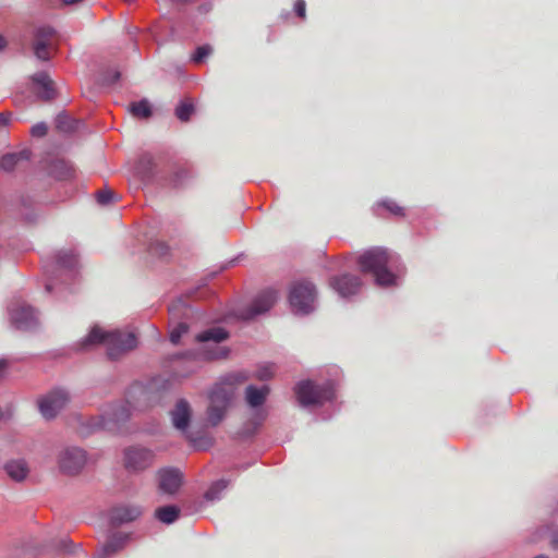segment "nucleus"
<instances>
[{"label":"nucleus","instance_id":"f257e3e1","mask_svg":"<svg viewBox=\"0 0 558 558\" xmlns=\"http://www.w3.org/2000/svg\"><path fill=\"white\" fill-rule=\"evenodd\" d=\"M357 264L365 274H372L375 283L383 288L398 284V276L403 271L400 256L384 247H373L360 255Z\"/></svg>","mask_w":558,"mask_h":558},{"label":"nucleus","instance_id":"f03ea898","mask_svg":"<svg viewBox=\"0 0 558 558\" xmlns=\"http://www.w3.org/2000/svg\"><path fill=\"white\" fill-rule=\"evenodd\" d=\"M97 344H104L107 356L110 360H117L136 348L137 338L133 332L105 331L100 327L94 326L89 333L78 342V350L87 351Z\"/></svg>","mask_w":558,"mask_h":558},{"label":"nucleus","instance_id":"7ed1b4c3","mask_svg":"<svg viewBox=\"0 0 558 558\" xmlns=\"http://www.w3.org/2000/svg\"><path fill=\"white\" fill-rule=\"evenodd\" d=\"M244 372H233L220 378L208 395L207 421L211 426H217L225 417L228 408L234 397L235 387L247 380Z\"/></svg>","mask_w":558,"mask_h":558},{"label":"nucleus","instance_id":"20e7f679","mask_svg":"<svg viewBox=\"0 0 558 558\" xmlns=\"http://www.w3.org/2000/svg\"><path fill=\"white\" fill-rule=\"evenodd\" d=\"M130 414L131 405L128 401L109 404L97 416L81 417L78 432L84 437L102 429L117 432L120 425L129 420Z\"/></svg>","mask_w":558,"mask_h":558},{"label":"nucleus","instance_id":"39448f33","mask_svg":"<svg viewBox=\"0 0 558 558\" xmlns=\"http://www.w3.org/2000/svg\"><path fill=\"white\" fill-rule=\"evenodd\" d=\"M78 259L74 251H59L51 262L44 265L46 276L45 289L52 293L58 290L59 284H68L77 277Z\"/></svg>","mask_w":558,"mask_h":558},{"label":"nucleus","instance_id":"423d86ee","mask_svg":"<svg viewBox=\"0 0 558 558\" xmlns=\"http://www.w3.org/2000/svg\"><path fill=\"white\" fill-rule=\"evenodd\" d=\"M294 391L302 407L320 405L336 398L332 381L315 385L312 380H303L295 386Z\"/></svg>","mask_w":558,"mask_h":558},{"label":"nucleus","instance_id":"0eeeda50","mask_svg":"<svg viewBox=\"0 0 558 558\" xmlns=\"http://www.w3.org/2000/svg\"><path fill=\"white\" fill-rule=\"evenodd\" d=\"M317 291L315 286L307 280L296 281L289 293V303L295 315H308L316 308Z\"/></svg>","mask_w":558,"mask_h":558},{"label":"nucleus","instance_id":"6e6552de","mask_svg":"<svg viewBox=\"0 0 558 558\" xmlns=\"http://www.w3.org/2000/svg\"><path fill=\"white\" fill-rule=\"evenodd\" d=\"M170 324L172 325L169 339L171 343L179 344L181 338L189 332L187 319L192 315V308L182 298L175 300L169 306Z\"/></svg>","mask_w":558,"mask_h":558},{"label":"nucleus","instance_id":"1a4fd4ad","mask_svg":"<svg viewBox=\"0 0 558 558\" xmlns=\"http://www.w3.org/2000/svg\"><path fill=\"white\" fill-rule=\"evenodd\" d=\"M71 401L70 392L64 388H53L37 399V408L46 421H51L64 410Z\"/></svg>","mask_w":558,"mask_h":558},{"label":"nucleus","instance_id":"9d476101","mask_svg":"<svg viewBox=\"0 0 558 558\" xmlns=\"http://www.w3.org/2000/svg\"><path fill=\"white\" fill-rule=\"evenodd\" d=\"M87 463V452L77 446H66L57 456V464L64 475L74 476L80 474Z\"/></svg>","mask_w":558,"mask_h":558},{"label":"nucleus","instance_id":"9b49d317","mask_svg":"<svg viewBox=\"0 0 558 558\" xmlns=\"http://www.w3.org/2000/svg\"><path fill=\"white\" fill-rule=\"evenodd\" d=\"M155 459L154 452L142 446H132L124 450V468L130 473H140L149 468Z\"/></svg>","mask_w":558,"mask_h":558},{"label":"nucleus","instance_id":"f8f14e48","mask_svg":"<svg viewBox=\"0 0 558 558\" xmlns=\"http://www.w3.org/2000/svg\"><path fill=\"white\" fill-rule=\"evenodd\" d=\"M31 90L38 100L45 102L53 101L59 96V86L48 72H35L32 76Z\"/></svg>","mask_w":558,"mask_h":558},{"label":"nucleus","instance_id":"ddd939ff","mask_svg":"<svg viewBox=\"0 0 558 558\" xmlns=\"http://www.w3.org/2000/svg\"><path fill=\"white\" fill-rule=\"evenodd\" d=\"M11 324L19 330H34L38 325L36 310L27 304H19L10 310Z\"/></svg>","mask_w":558,"mask_h":558},{"label":"nucleus","instance_id":"4468645a","mask_svg":"<svg viewBox=\"0 0 558 558\" xmlns=\"http://www.w3.org/2000/svg\"><path fill=\"white\" fill-rule=\"evenodd\" d=\"M329 284L340 298L350 299L361 291L363 282L356 275L342 274L331 277Z\"/></svg>","mask_w":558,"mask_h":558},{"label":"nucleus","instance_id":"2eb2a0df","mask_svg":"<svg viewBox=\"0 0 558 558\" xmlns=\"http://www.w3.org/2000/svg\"><path fill=\"white\" fill-rule=\"evenodd\" d=\"M278 299V293L274 289H267L262 291L252 302L251 306L246 310L243 315L246 319H252L257 315L268 312Z\"/></svg>","mask_w":558,"mask_h":558},{"label":"nucleus","instance_id":"dca6fc26","mask_svg":"<svg viewBox=\"0 0 558 558\" xmlns=\"http://www.w3.org/2000/svg\"><path fill=\"white\" fill-rule=\"evenodd\" d=\"M142 514L138 506L120 505L110 510L109 520L112 526H119L134 521Z\"/></svg>","mask_w":558,"mask_h":558},{"label":"nucleus","instance_id":"f3484780","mask_svg":"<svg viewBox=\"0 0 558 558\" xmlns=\"http://www.w3.org/2000/svg\"><path fill=\"white\" fill-rule=\"evenodd\" d=\"M159 489L168 495L175 494L182 484V474L178 469L168 468L158 472Z\"/></svg>","mask_w":558,"mask_h":558},{"label":"nucleus","instance_id":"a211bd4d","mask_svg":"<svg viewBox=\"0 0 558 558\" xmlns=\"http://www.w3.org/2000/svg\"><path fill=\"white\" fill-rule=\"evenodd\" d=\"M170 415L173 426L181 432H185L190 426L192 416L190 403L185 399H179Z\"/></svg>","mask_w":558,"mask_h":558},{"label":"nucleus","instance_id":"6ab92c4d","mask_svg":"<svg viewBox=\"0 0 558 558\" xmlns=\"http://www.w3.org/2000/svg\"><path fill=\"white\" fill-rule=\"evenodd\" d=\"M157 166L154 158L149 154H143L140 156L135 165V174L141 181L148 183L156 177Z\"/></svg>","mask_w":558,"mask_h":558},{"label":"nucleus","instance_id":"aec40b11","mask_svg":"<svg viewBox=\"0 0 558 558\" xmlns=\"http://www.w3.org/2000/svg\"><path fill=\"white\" fill-rule=\"evenodd\" d=\"M129 538L128 534L124 533H113L106 544H104L96 553L97 558H109L116 553H118Z\"/></svg>","mask_w":558,"mask_h":558},{"label":"nucleus","instance_id":"412c9836","mask_svg":"<svg viewBox=\"0 0 558 558\" xmlns=\"http://www.w3.org/2000/svg\"><path fill=\"white\" fill-rule=\"evenodd\" d=\"M4 470L11 480L19 483L23 482L29 473L28 464L23 459H16L7 462Z\"/></svg>","mask_w":558,"mask_h":558},{"label":"nucleus","instance_id":"4be33fe9","mask_svg":"<svg viewBox=\"0 0 558 558\" xmlns=\"http://www.w3.org/2000/svg\"><path fill=\"white\" fill-rule=\"evenodd\" d=\"M57 39V32L51 26L43 25L34 31L33 44L54 48Z\"/></svg>","mask_w":558,"mask_h":558},{"label":"nucleus","instance_id":"5701e85b","mask_svg":"<svg viewBox=\"0 0 558 558\" xmlns=\"http://www.w3.org/2000/svg\"><path fill=\"white\" fill-rule=\"evenodd\" d=\"M268 393L269 388L267 386L258 388L254 385H250L245 390V400L250 407L258 408L264 404Z\"/></svg>","mask_w":558,"mask_h":558},{"label":"nucleus","instance_id":"b1692460","mask_svg":"<svg viewBox=\"0 0 558 558\" xmlns=\"http://www.w3.org/2000/svg\"><path fill=\"white\" fill-rule=\"evenodd\" d=\"M229 338V332L222 327H211L195 336L197 342L221 343Z\"/></svg>","mask_w":558,"mask_h":558},{"label":"nucleus","instance_id":"393cba45","mask_svg":"<svg viewBox=\"0 0 558 558\" xmlns=\"http://www.w3.org/2000/svg\"><path fill=\"white\" fill-rule=\"evenodd\" d=\"M181 510L174 505L159 507L155 511V517L165 524H172L180 517Z\"/></svg>","mask_w":558,"mask_h":558},{"label":"nucleus","instance_id":"a878e982","mask_svg":"<svg viewBox=\"0 0 558 558\" xmlns=\"http://www.w3.org/2000/svg\"><path fill=\"white\" fill-rule=\"evenodd\" d=\"M130 112L133 117L140 119H148L153 114L151 106L145 98L130 104Z\"/></svg>","mask_w":558,"mask_h":558},{"label":"nucleus","instance_id":"bb28decb","mask_svg":"<svg viewBox=\"0 0 558 558\" xmlns=\"http://www.w3.org/2000/svg\"><path fill=\"white\" fill-rule=\"evenodd\" d=\"M51 172L58 180H69L74 174L72 166L65 160H56L52 163Z\"/></svg>","mask_w":558,"mask_h":558},{"label":"nucleus","instance_id":"cd10ccee","mask_svg":"<svg viewBox=\"0 0 558 558\" xmlns=\"http://www.w3.org/2000/svg\"><path fill=\"white\" fill-rule=\"evenodd\" d=\"M229 482L226 480H218L214 482L207 492L205 493L204 497L207 501H217L221 499L222 493L228 487Z\"/></svg>","mask_w":558,"mask_h":558},{"label":"nucleus","instance_id":"c85d7f7f","mask_svg":"<svg viewBox=\"0 0 558 558\" xmlns=\"http://www.w3.org/2000/svg\"><path fill=\"white\" fill-rule=\"evenodd\" d=\"M195 112V107L191 99H184L175 107L174 114L181 122H189Z\"/></svg>","mask_w":558,"mask_h":558},{"label":"nucleus","instance_id":"c756f323","mask_svg":"<svg viewBox=\"0 0 558 558\" xmlns=\"http://www.w3.org/2000/svg\"><path fill=\"white\" fill-rule=\"evenodd\" d=\"M97 81L100 88H114L121 81V72H99Z\"/></svg>","mask_w":558,"mask_h":558},{"label":"nucleus","instance_id":"7c9ffc66","mask_svg":"<svg viewBox=\"0 0 558 558\" xmlns=\"http://www.w3.org/2000/svg\"><path fill=\"white\" fill-rule=\"evenodd\" d=\"M34 202L32 198L26 197L22 198L21 201V207L19 209V215L26 221V222H34L36 220V213L34 210Z\"/></svg>","mask_w":558,"mask_h":558},{"label":"nucleus","instance_id":"2f4dec72","mask_svg":"<svg viewBox=\"0 0 558 558\" xmlns=\"http://www.w3.org/2000/svg\"><path fill=\"white\" fill-rule=\"evenodd\" d=\"M211 51L213 49L210 46H201L192 54L191 60L195 65H201L205 61V59L210 56Z\"/></svg>","mask_w":558,"mask_h":558},{"label":"nucleus","instance_id":"473e14b6","mask_svg":"<svg viewBox=\"0 0 558 558\" xmlns=\"http://www.w3.org/2000/svg\"><path fill=\"white\" fill-rule=\"evenodd\" d=\"M380 207L386 208L389 210L392 215L402 217L404 216V208L399 206L396 202L391 199H384L377 204V207L375 210H378Z\"/></svg>","mask_w":558,"mask_h":558},{"label":"nucleus","instance_id":"72a5a7b5","mask_svg":"<svg viewBox=\"0 0 558 558\" xmlns=\"http://www.w3.org/2000/svg\"><path fill=\"white\" fill-rule=\"evenodd\" d=\"M34 56L43 61H47L51 58L53 48L41 46L39 44H32Z\"/></svg>","mask_w":558,"mask_h":558},{"label":"nucleus","instance_id":"f704fd0d","mask_svg":"<svg viewBox=\"0 0 558 558\" xmlns=\"http://www.w3.org/2000/svg\"><path fill=\"white\" fill-rule=\"evenodd\" d=\"M230 353V350L227 347H216L214 349H207L205 351V356L208 360H221L226 359Z\"/></svg>","mask_w":558,"mask_h":558},{"label":"nucleus","instance_id":"c9c22d12","mask_svg":"<svg viewBox=\"0 0 558 558\" xmlns=\"http://www.w3.org/2000/svg\"><path fill=\"white\" fill-rule=\"evenodd\" d=\"M191 178V172L187 169L180 168L178 169L171 179V185L173 187H179L185 183L187 179Z\"/></svg>","mask_w":558,"mask_h":558},{"label":"nucleus","instance_id":"e433bc0d","mask_svg":"<svg viewBox=\"0 0 558 558\" xmlns=\"http://www.w3.org/2000/svg\"><path fill=\"white\" fill-rule=\"evenodd\" d=\"M1 168L4 171H12L15 167L20 166L19 160L15 158L13 153L7 154L1 158Z\"/></svg>","mask_w":558,"mask_h":558},{"label":"nucleus","instance_id":"4c0bfd02","mask_svg":"<svg viewBox=\"0 0 558 558\" xmlns=\"http://www.w3.org/2000/svg\"><path fill=\"white\" fill-rule=\"evenodd\" d=\"M275 372V365L274 364H265L258 367L256 372V377L260 380H268L271 378Z\"/></svg>","mask_w":558,"mask_h":558},{"label":"nucleus","instance_id":"58836bf2","mask_svg":"<svg viewBox=\"0 0 558 558\" xmlns=\"http://www.w3.org/2000/svg\"><path fill=\"white\" fill-rule=\"evenodd\" d=\"M114 197V194L110 190H100L96 193V199L100 205H109Z\"/></svg>","mask_w":558,"mask_h":558},{"label":"nucleus","instance_id":"ea45409f","mask_svg":"<svg viewBox=\"0 0 558 558\" xmlns=\"http://www.w3.org/2000/svg\"><path fill=\"white\" fill-rule=\"evenodd\" d=\"M149 251L151 252V254L158 256H166L168 254L169 247L166 243L156 241L150 244Z\"/></svg>","mask_w":558,"mask_h":558},{"label":"nucleus","instance_id":"a19ab883","mask_svg":"<svg viewBox=\"0 0 558 558\" xmlns=\"http://www.w3.org/2000/svg\"><path fill=\"white\" fill-rule=\"evenodd\" d=\"M48 133V125L45 122H38L31 129V134L34 137H44Z\"/></svg>","mask_w":558,"mask_h":558},{"label":"nucleus","instance_id":"79ce46f5","mask_svg":"<svg viewBox=\"0 0 558 558\" xmlns=\"http://www.w3.org/2000/svg\"><path fill=\"white\" fill-rule=\"evenodd\" d=\"M15 158L19 160L20 165L24 161H28L32 157V150L28 148H24L20 151L13 153Z\"/></svg>","mask_w":558,"mask_h":558},{"label":"nucleus","instance_id":"37998d69","mask_svg":"<svg viewBox=\"0 0 558 558\" xmlns=\"http://www.w3.org/2000/svg\"><path fill=\"white\" fill-rule=\"evenodd\" d=\"M69 118L66 114H59L56 119L57 128L63 131H68L70 126L65 125Z\"/></svg>","mask_w":558,"mask_h":558},{"label":"nucleus","instance_id":"c03bdc74","mask_svg":"<svg viewBox=\"0 0 558 558\" xmlns=\"http://www.w3.org/2000/svg\"><path fill=\"white\" fill-rule=\"evenodd\" d=\"M294 10L296 12V14L304 19L305 17V2L304 0H298L294 4Z\"/></svg>","mask_w":558,"mask_h":558},{"label":"nucleus","instance_id":"a18cd8bd","mask_svg":"<svg viewBox=\"0 0 558 558\" xmlns=\"http://www.w3.org/2000/svg\"><path fill=\"white\" fill-rule=\"evenodd\" d=\"M11 114L10 113H0V126H5L10 122Z\"/></svg>","mask_w":558,"mask_h":558},{"label":"nucleus","instance_id":"49530a36","mask_svg":"<svg viewBox=\"0 0 558 558\" xmlns=\"http://www.w3.org/2000/svg\"><path fill=\"white\" fill-rule=\"evenodd\" d=\"M8 369V361L2 359L0 360V378H2Z\"/></svg>","mask_w":558,"mask_h":558},{"label":"nucleus","instance_id":"de8ad7c7","mask_svg":"<svg viewBox=\"0 0 558 558\" xmlns=\"http://www.w3.org/2000/svg\"><path fill=\"white\" fill-rule=\"evenodd\" d=\"M8 39L4 35L0 34V52L4 51L8 47Z\"/></svg>","mask_w":558,"mask_h":558},{"label":"nucleus","instance_id":"09e8293b","mask_svg":"<svg viewBox=\"0 0 558 558\" xmlns=\"http://www.w3.org/2000/svg\"><path fill=\"white\" fill-rule=\"evenodd\" d=\"M551 544L555 548H558V530L553 534Z\"/></svg>","mask_w":558,"mask_h":558},{"label":"nucleus","instance_id":"8fccbe9b","mask_svg":"<svg viewBox=\"0 0 558 558\" xmlns=\"http://www.w3.org/2000/svg\"><path fill=\"white\" fill-rule=\"evenodd\" d=\"M82 1H83V0H63V3H64V4L72 5V4L80 3V2H82Z\"/></svg>","mask_w":558,"mask_h":558},{"label":"nucleus","instance_id":"3c124183","mask_svg":"<svg viewBox=\"0 0 558 558\" xmlns=\"http://www.w3.org/2000/svg\"><path fill=\"white\" fill-rule=\"evenodd\" d=\"M70 544H71V541H69V539L63 541V542H62L63 549H64V550H66V551H69L70 549H69L66 546H68V545H70Z\"/></svg>","mask_w":558,"mask_h":558}]
</instances>
